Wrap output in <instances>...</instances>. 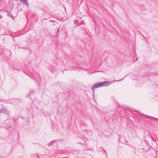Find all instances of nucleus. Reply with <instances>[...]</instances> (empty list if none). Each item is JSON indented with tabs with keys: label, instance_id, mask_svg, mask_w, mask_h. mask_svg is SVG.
I'll return each instance as SVG.
<instances>
[{
	"label": "nucleus",
	"instance_id": "obj_1",
	"mask_svg": "<svg viewBox=\"0 0 158 158\" xmlns=\"http://www.w3.org/2000/svg\"><path fill=\"white\" fill-rule=\"evenodd\" d=\"M0 113H5L6 114L9 115V111L6 108L2 107L0 109Z\"/></svg>",
	"mask_w": 158,
	"mask_h": 158
},
{
	"label": "nucleus",
	"instance_id": "obj_2",
	"mask_svg": "<svg viewBox=\"0 0 158 158\" xmlns=\"http://www.w3.org/2000/svg\"><path fill=\"white\" fill-rule=\"evenodd\" d=\"M102 87L100 83L99 82L96 84H94L93 86L92 87V89L93 92H94V89L98 88V87Z\"/></svg>",
	"mask_w": 158,
	"mask_h": 158
},
{
	"label": "nucleus",
	"instance_id": "obj_3",
	"mask_svg": "<svg viewBox=\"0 0 158 158\" xmlns=\"http://www.w3.org/2000/svg\"><path fill=\"white\" fill-rule=\"evenodd\" d=\"M101 85L102 87L104 86H107L110 85V83L109 81H104L102 82H100Z\"/></svg>",
	"mask_w": 158,
	"mask_h": 158
},
{
	"label": "nucleus",
	"instance_id": "obj_4",
	"mask_svg": "<svg viewBox=\"0 0 158 158\" xmlns=\"http://www.w3.org/2000/svg\"><path fill=\"white\" fill-rule=\"evenodd\" d=\"M22 2H23L24 4L26 5L27 7L29 6V4L27 2V0H22Z\"/></svg>",
	"mask_w": 158,
	"mask_h": 158
},
{
	"label": "nucleus",
	"instance_id": "obj_5",
	"mask_svg": "<svg viewBox=\"0 0 158 158\" xmlns=\"http://www.w3.org/2000/svg\"><path fill=\"white\" fill-rule=\"evenodd\" d=\"M55 141H56L55 140H53L51 141L50 143H49L48 144V146H51L55 142Z\"/></svg>",
	"mask_w": 158,
	"mask_h": 158
},
{
	"label": "nucleus",
	"instance_id": "obj_6",
	"mask_svg": "<svg viewBox=\"0 0 158 158\" xmlns=\"http://www.w3.org/2000/svg\"><path fill=\"white\" fill-rule=\"evenodd\" d=\"M7 15L9 17H10V18H13V19H14V17L10 13V12H8L7 14Z\"/></svg>",
	"mask_w": 158,
	"mask_h": 158
},
{
	"label": "nucleus",
	"instance_id": "obj_7",
	"mask_svg": "<svg viewBox=\"0 0 158 158\" xmlns=\"http://www.w3.org/2000/svg\"><path fill=\"white\" fill-rule=\"evenodd\" d=\"M71 68L70 69V70H74L76 68L75 67H73V66H71Z\"/></svg>",
	"mask_w": 158,
	"mask_h": 158
},
{
	"label": "nucleus",
	"instance_id": "obj_8",
	"mask_svg": "<svg viewBox=\"0 0 158 158\" xmlns=\"http://www.w3.org/2000/svg\"><path fill=\"white\" fill-rule=\"evenodd\" d=\"M145 117H146L148 118H149L150 117V116L148 115H145L144 114H142Z\"/></svg>",
	"mask_w": 158,
	"mask_h": 158
},
{
	"label": "nucleus",
	"instance_id": "obj_9",
	"mask_svg": "<svg viewBox=\"0 0 158 158\" xmlns=\"http://www.w3.org/2000/svg\"><path fill=\"white\" fill-rule=\"evenodd\" d=\"M125 77L119 80H117L116 81H121Z\"/></svg>",
	"mask_w": 158,
	"mask_h": 158
},
{
	"label": "nucleus",
	"instance_id": "obj_10",
	"mask_svg": "<svg viewBox=\"0 0 158 158\" xmlns=\"http://www.w3.org/2000/svg\"><path fill=\"white\" fill-rule=\"evenodd\" d=\"M31 93H31V92H30V95H31Z\"/></svg>",
	"mask_w": 158,
	"mask_h": 158
},
{
	"label": "nucleus",
	"instance_id": "obj_11",
	"mask_svg": "<svg viewBox=\"0 0 158 158\" xmlns=\"http://www.w3.org/2000/svg\"><path fill=\"white\" fill-rule=\"evenodd\" d=\"M76 22H77V23H78V21L77 20H76Z\"/></svg>",
	"mask_w": 158,
	"mask_h": 158
},
{
	"label": "nucleus",
	"instance_id": "obj_12",
	"mask_svg": "<svg viewBox=\"0 0 158 158\" xmlns=\"http://www.w3.org/2000/svg\"><path fill=\"white\" fill-rule=\"evenodd\" d=\"M127 76V75H126V76H125V77H126V76Z\"/></svg>",
	"mask_w": 158,
	"mask_h": 158
},
{
	"label": "nucleus",
	"instance_id": "obj_13",
	"mask_svg": "<svg viewBox=\"0 0 158 158\" xmlns=\"http://www.w3.org/2000/svg\"><path fill=\"white\" fill-rule=\"evenodd\" d=\"M127 76V75H126V76H125V77H126V76Z\"/></svg>",
	"mask_w": 158,
	"mask_h": 158
},
{
	"label": "nucleus",
	"instance_id": "obj_14",
	"mask_svg": "<svg viewBox=\"0 0 158 158\" xmlns=\"http://www.w3.org/2000/svg\"><path fill=\"white\" fill-rule=\"evenodd\" d=\"M127 76V75H126V76H125V77H126V76Z\"/></svg>",
	"mask_w": 158,
	"mask_h": 158
},
{
	"label": "nucleus",
	"instance_id": "obj_15",
	"mask_svg": "<svg viewBox=\"0 0 158 158\" xmlns=\"http://www.w3.org/2000/svg\"><path fill=\"white\" fill-rule=\"evenodd\" d=\"M136 111L138 113H139V111Z\"/></svg>",
	"mask_w": 158,
	"mask_h": 158
},
{
	"label": "nucleus",
	"instance_id": "obj_16",
	"mask_svg": "<svg viewBox=\"0 0 158 158\" xmlns=\"http://www.w3.org/2000/svg\"><path fill=\"white\" fill-rule=\"evenodd\" d=\"M74 22V23H76V22Z\"/></svg>",
	"mask_w": 158,
	"mask_h": 158
},
{
	"label": "nucleus",
	"instance_id": "obj_17",
	"mask_svg": "<svg viewBox=\"0 0 158 158\" xmlns=\"http://www.w3.org/2000/svg\"><path fill=\"white\" fill-rule=\"evenodd\" d=\"M21 0V1H22V0Z\"/></svg>",
	"mask_w": 158,
	"mask_h": 158
}]
</instances>
